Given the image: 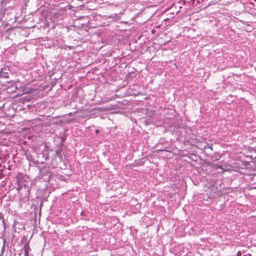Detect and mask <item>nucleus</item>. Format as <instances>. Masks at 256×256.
I'll use <instances>...</instances> for the list:
<instances>
[{"mask_svg": "<svg viewBox=\"0 0 256 256\" xmlns=\"http://www.w3.org/2000/svg\"><path fill=\"white\" fill-rule=\"evenodd\" d=\"M6 70H4L2 68L1 69L0 71V78H8L9 77V74L8 72H5Z\"/></svg>", "mask_w": 256, "mask_h": 256, "instance_id": "nucleus-1", "label": "nucleus"}, {"mask_svg": "<svg viewBox=\"0 0 256 256\" xmlns=\"http://www.w3.org/2000/svg\"><path fill=\"white\" fill-rule=\"evenodd\" d=\"M30 248L28 246H24V256H29V251Z\"/></svg>", "mask_w": 256, "mask_h": 256, "instance_id": "nucleus-2", "label": "nucleus"}, {"mask_svg": "<svg viewBox=\"0 0 256 256\" xmlns=\"http://www.w3.org/2000/svg\"><path fill=\"white\" fill-rule=\"evenodd\" d=\"M0 219H2V222H3V224L4 225V228H5L6 224L5 223L4 220V218H3V215H2V214H0Z\"/></svg>", "mask_w": 256, "mask_h": 256, "instance_id": "nucleus-3", "label": "nucleus"}, {"mask_svg": "<svg viewBox=\"0 0 256 256\" xmlns=\"http://www.w3.org/2000/svg\"><path fill=\"white\" fill-rule=\"evenodd\" d=\"M242 255V252L240 251H238L236 252V256H241Z\"/></svg>", "mask_w": 256, "mask_h": 256, "instance_id": "nucleus-4", "label": "nucleus"}, {"mask_svg": "<svg viewBox=\"0 0 256 256\" xmlns=\"http://www.w3.org/2000/svg\"><path fill=\"white\" fill-rule=\"evenodd\" d=\"M243 256H252L251 254L250 253H247L245 254H244Z\"/></svg>", "mask_w": 256, "mask_h": 256, "instance_id": "nucleus-5", "label": "nucleus"}, {"mask_svg": "<svg viewBox=\"0 0 256 256\" xmlns=\"http://www.w3.org/2000/svg\"><path fill=\"white\" fill-rule=\"evenodd\" d=\"M204 0H197L198 3L202 2Z\"/></svg>", "mask_w": 256, "mask_h": 256, "instance_id": "nucleus-6", "label": "nucleus"}, {"mask_svg": "<svg viewBox=\"0 0 256 256\" xmlns=\"http://www.w3.org/2000/svg\"><path fill=\"white\" fill-rule=\"evenodd\" d=\"M98 132H99V130H96V134H98Z\"/></svg>", "mask_w": 256, "mask_h": 256, "instance_id": "nucleus-7", "label": "nucleus"}]
</instances>
